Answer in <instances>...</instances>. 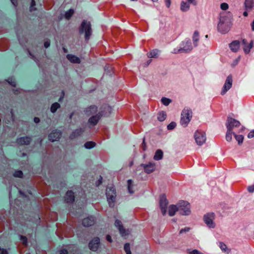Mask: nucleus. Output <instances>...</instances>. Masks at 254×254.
Listing matches in <instances>:
<instances>
[{
  "label": "nucleus",
  "instance_id": "obj_27",
  "mask_svg": "<svg viewBox=\"0 0 254 254\" xmlns=\"http://www.w3.org/2000/svg\"><path fill=\"white\" fill-rule=\"evenodd\" d=\"M60 107L61 106L58 103L56 102L53 103L51 107V112L53 113H55L57 110L60 108Z\"/></svg>",
  "mask_w": 254,
  "mask_h": 254
},
{
  "label": "nucleus",
  "instance_id": "obj_50",
  "mask_svg": "<svg viewBox=\"0 0 254 254\" xmlns=\"http://www.w3.org/2000/svg\"><path fill=\"white\" fill-rule=\"evenodd\" d=\"M44 47L46 48H48L50 46V42L49 40H47L44 42Z\"/></svg>",
  "mask_w": 254,
  "mask_h": 254
},
{
  "label": "nucleus",
  "instance_id": "obj_58",
  "mask_svg": "<svg viewBox=\"0 0 254 254\" xmlns=\"http://www.w3.org/2000/svg\"><path fill=\"white\" fill-rule=\"evenodd\" d=\"M105 109H106L107 110H108L109 112V113H111V108L110 106H106L105 107Z\"/></svg>",
  "mask_w": 254,
  "mask_h": 254
},
{
  "label": "nucleus",
  "instance_id": "obj_11",
  "mask_svg": "<svg viewBox=\"0 0 254 254\" xmlns=\"http://www.w3.org/2000/svg\"><path fill=\"white\" fill-rule=\"evenodd\" d=\"M103 115V112H99L98 114H96L94 116H92L88 119V123L94 126L98 124L99 121L100 120Z\"/></svg>",
  "mask_w": 254,
  "mask_h": 254
},
{
  "label": "nucleus",
  "instance_id": "obj_53",
  "mask_svg": "<svg viewBox=\"0 0 254 254\" xmlns=\"http://www.w3.org/2000/svg\"><path fill=\"white\" fill-rule=\"evenodd\" d=\"M248 190L250 192L254 191V185L249 187Z\"/></svg>",
  "mask_w": 254,
  "mask_h": 254
},
{
  "label": "nucleus",
  "instance_id": "obj_35",
  "mask_svg": "<svg viewBox=\"0 0 254 254\" xmlns=\"http://www.w3.org/2000/svg\"><path fill=\"white\" fill-rule=\"evenodd\" d=\"M236 139L238 141L239 144H241L243 142L244 137L242 135H236L234 134Z\"/></svg>",
  "mask_w": 254,
  "mask_h": 254
},
{
  "label": "nucleus",
  "instance_id": "obj_15",
  "mask_svg": "<svg viewBox=\"0 0 254 254\" xmlns=\"http://www.w3.org/2000/svg\"><path fill=\"white\" fill-rule=\"evenodd\" d=\"M84 112L87 116H94V115L98 114V107L95 105H91L86 108Z\"/></svg>",
  "mask_w": 254,
  "mask_h": 254
},
{
  "label": "nucleus",
  "instance_id": "obj_14",
  "mask_svg": "<svg viewBox=\"0 0 254 254\" xmlns=\"http://www.w3.org/2000/svg\"><path fill=\"white\" fill-rule=\"evenodd\" d=\"M100 245V239L98 237L94 238L89 244V249L93 251H96Z\"/></svg>",
  "mask_w": 254,
  "mask_h": 254
},
{
  "label": "nucleus",
  "instance_id": "obj_33",
  "mask_svg": "<svg viewBox=\"0 0 254 254\" xmlns=\"http://www.w3.org/2000/svg\"><path fill=\"white\" fill-rule=\"evenodd\" d=\"M124 250L127 254H131L130 250V245L129 243H126L124 245Z\"/></svg>",
  "mask_w": 254,
  "mask_h": 254
},
{
  "label": "nucleus",
  "instance_id": "obj_56",
  "mask_svg": "<svg viewBox=\"0 0 254 254\" xmlns=\"http://www.w3.org/2000/svg\"><path fill=\"white\" fill-rule=\"evenodd\" d=\"M34 122L36 124L39 123L40 122V119L38 117H35L34 118Z\"/></svg>",
  "mask_w": 254,
  "mask_h": 254
},
{
  "label": "nucleus",
  "instance_id": "obj_39",
  "mask_svg": "<svg viewBox=\"0 0 254 254\" xmlns=\"http://www.w3.org/2000/svg\"><path fill=\"white\" fill-rule=\"evenodd\" d=\"M128 190L130 193H132L133 191L132 190L131 188L132 186V181L131 180H128L127 181Z\"/></svg>",
  "mask_w": 254,
  "mask_h": 254
},
{
  "label": "nucleus",
  "instance_id": "obj_40",
  "mask_svg": "<svg viewBox=\"0 0 254 254\" xmlns=\"http://www.w3.org/2000/svg\"><path fill=\"white\" fill-rule=\"evenodd\" d=\"M253 42L251 41L250 44L248 45V48H244V50L246 53H249L251 49L253 47Z\"/></svg>",
  "mask_w": 254,
  "mask_h": 254
},
{
  "label": "nucleus",
  "instance_id": "obj_62",
  "mask_svg": "<svg viewBox=\"0 0 254 254\" xmlns=\"http://www.w3.org/2000/svg\"><path fill=\"white\" fill-rule=\"evenodd\" d=\"M248 11H250V10H245V11L243 13V15H244V16L246 17V16H248Z\"/></svg>",
  "mask_w": 254,
  "mask_h": 254
},
{
  "label": "nucleus",
  "instance_id": "obj_20",
  "mask_svg": "<svg viewBox=\"0 0 254 254\" xmlns=\"http://www.w3.org/2000/svg\"><path fill=\"white\" fill-rule=\"evenodd\" d=\"M244 5L245 10L251 11L254 7V0H245Z\"/></svg>",
  "mask_w": 254,
  "mask_h": 254
},
{
  "label": "nucleus",
  "instance_id": "obj_25",
  "mask_svg": "<svg viewBox=\"0 0 254 254\" xmlns=\"http://www.w3.org/2000/svg\"><path fill=\"white\" fill-rule=\"evenodd\" d=\"M177 211H179L178 204L177 205H171L169 207L168 212L169 215L171 216H174Z\"/></svg>",
  "mask_w": 254,
  "mask_h": 254
},
{
  "label": "nucleus",
  "instance_id": "obj_3",
  "mask_svg": "<svg viewBox=\"0 0 254 254\" xmlns=\"http://www.w3.org/2000/svg\"><path fill=\"white\" fill-rule=\"evenodd\" d=\"M192 117V111L190 110L185 109L181 114V124L182 125L187 126Z\"/></svg>",
  "mask_w": 254,
  "mask_h": 254
},
{
  "label": "nucleus",
  "instance_id": "obj_1",
  "mask_svg": "<svg viewBox=\"0 0 254 254\" xmlns=\"http://www.w3.org/2000/svg\"><path fill=\"white\" fill-rule=\"evenodd\" d=\"M79 32L81 33L85 34V39L88 41L92 35V28L90 22H87L83 20L79 28Z\"/></svg>",
  "mask_w": 254,
  "mask_h": 254
},
{
  "label": "nucleus",
  "instance_id": "obj_45",
  "mask_svg": "<svg viewBox=\"0 0 254 254\" xmlns=\"http://www.w3.org/2000/svg\"><path fill=\"white\" fill-rule=\"evenodd\" d=\"M221 8L223 10H227L228 8V4L226 3H222L221 4Z\"/></svg>",
  "mask_w": 254,
  "mask_h": 254
},
{
  "label": "nucleus",
  "instance_id": "obj_52",
  "mask_svg": "<svg viewBox=\"0 0 254 254\" xmlns=\"http://www.w3.org/2000/svg\"><path fill=\"white\" fill-rule=\"evenodd\" d=\"M145 138H143V142H142V148H143V150L144 151L146 150V147H147L146 144L145 142Z\"/></svg>",
  "mask_w": 254,
  "mask_h": 254
},
{
  "label": "nucleus",
  "instance_id": "obj_28",
  "mask_svg": "<svg viewBox=\"0 0 254 254\" xmlns=\"http://www.w3.org/2000/svg\"><path fill=\"white\" fill-rule=\"evenodd\" d=\"M95 142L93 141H88L84 144V146L87 149H91L95 147Z\"/></svg>",
  "mask_w": 254,
  "mask_h": 254
},
{
  "label": "nucleus",
  "instance_id": "obj_23",
  "mask_svg": "<svg viewBox=\"0 0 254 254\" xmlns=\"http://www.w3.org/2000/svg\"><path fill=\"white\" fill-rule=\"evenodd\" d=\"M218 28L222 32H226L229 30L228 25L223 22H220L218 25Z\"/></svg>",
  "mask_w": 254,
  "mask_h": 254
},
{
  "label": "nucleus",
  "instance_id": "obj_41",
  "mask_svg": "<svg viewBox=\"0 0 254 254\" xmlns=\"http://www.w3.org/2000/svg\"><path fill=\"white\" fill-rule=\"evenodd\" d=\"M176 126V124L175 122H172L170 124H169L167 126V128L169 130L173 129Z\"/></svg>",
  "mask_w": 254,
  "mask_h": 254
},
{
  "label": "nucleus",
  "instance_id": "obj_37",
  "mask_svg": "<svg viewBox=\"0 0 254 254\" xmlns=\"http://www.w3.org/2000/svg\"><path fill=\"white\" fill-rule=\"evenodd\" d=\"M158 51L156 50H153L148 55V58H156Z\"/></svg>",
  "mask_w": 254,
  "mask_h": 254
},
{
  "label": "nucleus",
  "instance_id": "obj_54",
  "mask_svg": "<svg viewBox=\"0 0 254 254\" xmlns=\"http://www.w3.org/2000/svg\"><path fill=\"white\" fill-rule=\"evenodd\" d=\"M106 240L110 243H111L112 242L111 237L109 235H107Z\"/></svg>",
  "mask_w": 254,
  "mask_h": 254
},
{
  "label": "nucleus",
  "instance_id": "obj_17",
  "mask_svg": "<svg viewBox=\"0 0 254 254\" xmlns=\"http://www.w3.org/2000/svg\"><path fill=\"white\" fill-rule=\"evenodd\" d=\"M95 222V218L93 216H89L83 220L82 224L84 227H90L93 225Z\"/></svg>",
  "mask_w": 254,
  "mask_h": 254
},
{
  "label": "nucleus",
  "instance_id": "obj_57",
  "mask_svg": "<svg viewBox=\"0 0 254 254\" xmlns=\"http://www.w3.org/2000/svg\"><path fill=\"white\" fill-rule=\"evenodd\" d=\"M10 113H11V114L12 121H14V120H15V117H14V115L13 114L12 110H11Z\"/></svg>",
  "mask_w": 254,
  "mask_h": 254
},
{
  "label": "nucleus",
  "instance_id": "obj_43",
  "mask_svg": "<svg viewBox=\"0 0 254 254\" xmlns=\"http://www.w3.org/2000/svg\"><path fill=\"white\" fill-rule=\"evenodd\" d=\"M187 252L189 254H203V253L199 252L198 251L196 250H194L192 251H190L189 250H188Z\"/></svg>",
  "mask_w": 254,
  "mask_h": 254
},
{
  "label": "nucleus",
  "instance_id": "obj_10",
  "mask_svg": "<svg viewBox=\"0 0 254 254\" xmlns=\"http://www.w3.org/2000/svg\"><path fill=\"white\" fill-rule=\"evenodd\" d=\"M232 83V76L231 75H229L227 77L225 83L223 86V88L221 93V95H224L226 93V92L231 88Z\"/></svg>",
  "mask_w": 254,
  "mask_h": 254
},
{
  "label": "nucleus",
  "instance_id": "obj_63",
  "mask_svg": "<svg viewBox=\"0 0 254 254\" xmlns=\"http://www.w3.org/2000/svg\"><path fill=\"white\" fill-rule=\"evenodd\" d=\"M251 27H252V30L254 31V19L253 22L251 24Z\"/></svg>",
  "mask_w": 254,
  "mask_h": 254
},
{
  "label": "nucleus",
  "instance_id": "obj_24",
  "mask_svg": "<svg viewBox=\"0 0 254 254\" xmlns=\"http://www.w3.org/2000/svg\"><path fill=\"white\" fill-rule=\"evenodd\" d=\"M230 47L232 51L236 52L240 48V42L234 41L230 44Z\"/></svg>",
  "mask_w": 254,
  "mask_h": 254
},
{
  "label": "nucleus",
  "instance_id": "obj_30",
  "mask_svg": "<svg viewBox=\"0 0 254 254\" xmlns=\"http://www.w3.org/2000/svg\"><path fill=\"white\" fill-rule=\"evenodd\" d=\"M232 134H235L232 131H229L227 129V131L226 134V139L227 141H230L232 139Z\"/></svg>",
  "mask_w": 254,
  "mask_h": 254
},
{
  "label": "nucleus",
  "instance_id": "obj_55",
  "mask_svg": "<svg viewBox=\"0 0 254 254\" xmlns=\"http://www.w3.org/2000/svg\"><path fill=\"white\" fill-rule=\"evenodd\" d=\"M60 254H67V251L66 250H62L60 251Z\"/></svg>",
  "mask_w": 254,
  "mask_h": 254
},
{
  "label": "nucleus",
  "instance_id": "obj_32",
  "mask_svg": "<svg viewBox=\"0 0 254 254\" xmlns=\"http://www.w3.org/2000/svg\"><path fill=\"white\" fill-rule=\"evenodd\" d=\"M74 13V10L72 9H69L65 13L64 17L66 19H69Z\"/></svg>",
  "mask_w": 254,
  "mask_h": 254
},
{
  "label": "nucleus",
  "instance_id": "obj_38",
  "mask_svg": "<svg viewBox=\"0 0 254 254\" xmlns=\"http://www.w3.org/2000/svg\"><path fill=\"white\" fill-rule=\"evenodd\" d=\"M31 4L30 6V11H33L36 10V8L35 7L36 5V2L34 0H31Z\"/></svg>",
  "mask_w": 254,
  "mask_h": 254
},
{
  "label": "nucleus",
  "instance_id": "obj_7",
  "mask_svg": "<svg viewBox=\"0 0 254 254\" xmlns=\"http://www.w3.org/2000/svg\"><path fill=\"white\" fill-rule=\"evenodd\" d=\"M116 227H117L122 237L127 236L129 234V230L124 228L122 223L119 220H116L115 223Z\"/></svg>",
  "mask_w": 254,
  "mask_h": 254
},
{
  "label": "nucleus",
  "instance_id": "obj_9",
  "mask_svg": "<svg viewBox=\"0 0 254 254\" xmlns=\"http://www.w3.org/2000/svg\"><path fill=\"white\" fill-rule=\"evenodd\" d=\"M168 202L164 194L160 196L159 204L162 214L165 215L166 212V207L168 205Z\"/></svg>",
  "mask_w": 254,
  "mask_h": 254
},
{
  "label": "nucleus",
  "instance_id": "obj_46",
  "mask_svg": "<svg viewBox=\"0 0 254 254\" xmlns=\"http://www.w3.org/2000/svg\"><path fill=\"white\" fill-rule=\"evenodd\" d=\"M190 229V227H186L184 229H182L180 231V234H183L184 232H189Z\"/></svg>",
  "mask_w": 254,
  "mask_h": 254
},
{
  "label": "nucleus",
  "instance_id": "obj_34",
  "mask_svg": "<svg viewBox=\"0 0 254 254\" xmlns=\"http://www.w3.org/2000/svg\"><path fill=\"white\" fill-rule=\"evenodd\" d=\"M161 102L164 105L168 106L171 102V100L169 98L163 97L161 99Z\"/></svg>",
  "mask_w": 254,
  "mask_h": 254
},
{
  "label": "nucleus",
  "instance_id": "obj_12",
  "mask_svg": "<svg viewBox=\"0 0 254 254\" xmlns=\"http://www.w3.org/2000/svg\"><path fill=\"white\" fill-rule=\"evenodd\" d=\"M214 216L215 215L214 213H209L204 216V221L209 227L213 228L214 227V225L213 222Z\"/></svg>",
  "mask_w": 254,
  "mask_h": 254
},
{
  "label": "nucleus",
  "instance_id": "obj_8",
  "mask_svg": "<svg viewBox=\"0 0 254 254\" xmlns=\"http://www.w3.org/2000/svg\"><path fill=\"white\" fill-rule=\"evenodd\" d=\"M62 133L58 129L53 130L48 135V138L51 142L58 141L61 137Z\"/></svg>",
  "mask_w": 254,
  "mask_h": 254
},
{
  "label": "nucleus",
  "instance_id": "obj_22",
  "mask_svg": "<svg viewBox=\"0 0 254 254\" xmlns=\"http://www.w3.org/2000/svg\"><path fill=\"white\" fill-rule=\"evenodd\" d=\"M66 58L69 60L71 63H74V64H79L80 63V60L79 58L77 57L71 55V54H68L66 56Z\"/></svg>",
  "mask_w": 254,
  "mask_h": 254
},
{
  "label": "nucleus",
  "instance_id": "obj_64",
  "mask_svg": "<svg viewBox=\"0 0 254 254\" xmlns=\"http://www.w3.org/2000/svg\"><path fill=\"white\" fill-rule=\"evenodd\" d=\"M243 44L244 45V46H246L247 45V42L245 39H243Z\"/></svg>",
  "mask_w": 254,
  "mask_h": 254
},
{
  "label": "nucleus",
  "instance_id": "obj_5",
  "mask_svg": "<svg viewBox=\"0 0 254 254\" xmlns=\"http://www.w3.org/2000/svg\"><path fill=\"white\" fill-rule=\"evenodd\" d=\"M240 125L241 124L238 121H237L232 118L228 117L227 119L226 126L227 129L229 131H233V130L235 127H239Z\"/></svg>",
  "mask_w": 254,
  "mask_h": 254
},
{
  "label": "nucleus",
  "instance_id": "obj_21",
  "mask_svg": "<svg viewBox=\"0 0 254 254\" xmlns=\"http://www.w3.org/2000/svg\"><path fill=\"white\" fill-rule=\"evenodd\" d=\"M192 49L191 43L190 41H187L186 43V46L184 47L183 48H180L178 50V52L182 53V52H188L191 50Z\"/></svg>",
  "mask_w": 254,
  "mask_h": 254
},
{
  "label": "nucleus",
  "instance_id": "obj_29",
  "mask_svg": "<svg viewBox=\"0 0 254 254\" xmlns=\"http://www.w3.org/2000/svg\"><path fill=\"white\" fill-rule=\"evenodd\" d=\"M167 115L165 112H161L159 113L158 117V119L160 122L164 121L166 118Z\"/></svg>",
  "mask_w": 254,
  "mask_h": 254
},
{
  "label": "nucleus",
  "instance_id": "obj_60",
  "mask_svg": "<svg viewBox=\"0 0 254 254\" xmlns=\"http://www.w3.org/2000/svg\"><path fill=\"white\" fill-rule=\"evenodd\" d=\"M10 0L14 5L16 6V5L17 4V0Z\"/></svg>",
  "mask_w": 254,
  "mask_h": 254
},
{
  "label": "nucleus",
  "instance_id": "obj_49",
  "mask_svg": "<svg viewBox=\"0 0 254 254\" xmlns=\"http://www.w3.org/2000/svg\"><path fill=\"white\" fill-rule=\"evenodd\" d=\"M248 137L249 138L254 137V130L251 131L248 135Z\"/></svg>",
  "mask_w": 254,
  "mask_h": 254
},
{
  "label": "nucleus",
  "instance_id": "obj_18",
  "mask_svg": "<svg viewBox=\"0 0 254 254\" xmlns=\"http://www.w3.org/2000/svg\"><path fill=\"white\" fill-rule=\"evenodd\" d=\"M64 198L67 203H72L74 201V193L71 190L67 191Z\"/></svg>",
  "mask_w": 254,
  "mask_h": 254
},
{
  "label": "nucleus",
  "instance_id": "obj_42",
  "mask_svg": "<svg viewBox=\"0 0 254 254\" xmlns=\"http://www.w3.org/2000/svg\"><path fill=\"white\" fill-rule=\"evenodd\" d=\"M13 175L15 177L22 178L23 173L21 171H16L14 172Z\"/></svg>",
  "mask_w": 254,
  "mask_h": 254
},
{
  "label": "nucleus",
  "instance_id": "obj_4",
  "mask_svg": "<svg viewBox=\"0 0 254 254\" xmlns=\"http://www.w3.org/2000/svg\"><path fill=\"white\" fill-rule=\"evenodd\" d=\"M177 204L180 212L182 215H186L190 213V206L188 202L181 200Z\"/></svg>",
  "mask_w": 254,
  "mask_h": 254
},
{
  "label": "nucleus",
  "instance_id": "obj_47",
  "mask_svg": "<svg viewBox=\"0 0 254 254\" xmlns=\"http://www.w3.org/2000/svg\"><path fill=\"white\" fill-rule=\"evenodd\" d=\"M20 240L22 241V243L26 245L27 242V239L25 236H20Z\"/></svg>",
  "mask_w": 254,
  "mask_h": 254
},
{
  "label": "nucleus",
  "instance_id": "obj_59",
  "mask_svg": "<svg viewBox=\"0 0 254 254\" xmlns=\"http://www.w3.org/2000/svg\"><path fill=\"white\" fill-rule=\"evenodd\" d=\"M0 254H8L7 251L5 249L1 250Z\"/></svg>",
  "mask_w": 254,
  "mask_h": 254
},
{
  "label": "nucleus",
  "instance_id": "obj_2",
  "mask_svg": "<svg viewBox=\"0 0 254 254\" xmlns=\"http://www.w3.org/2000/svg\"><path fill=\"white\" fill-rule=\"evenodd\" d=\"M106 195L109 205L113 207L116 199V191L114 187H109L106 189Z\"/></svg>",
  "mask_w": 254,
  "mask_h": 254
},
{
  "label": "nucleus",
  "instance_id": "obj_48",
  "mask_svg": "<svg viewBox=\"0 0 254 254\" xmlns=\"http://www.w3.org/2000/svg\"><path fill=\"white\" fill-rule=\"evenodd\" d=\"M198 33L197 31H195L194 33L193 39L194 42H197L198 40Z\"/></svg>",
  "mask_w": 254,
  "mask_h": 254
},
{
  "label": "nucleus",
  "instance_id": "obj_13",
  "mask_svg": "<svg viewBox=\"0 0 254 254\" xmlns=\"http://www.w3.org/2000/svg\"><path fill=\"white\" fill-rule=\"evenodd\" d=\"M140 166L143 167L144 172L147 174L153 172L156 168L155 164L152 162H149L148 164H141Z\"/></svg>",
  "mask_w": 254,
  "mask_h": 254
},
{
  "label": "nucleus",
  "instance_id": "obj_36",
  "mask_svg": "<svg viewBox=\"0 0 254 254\" xmlns=\"http://www.w3.org/2000/svg\"><path fill=\"white\" fill-rule=\"evenodd\" d=\"M220 247L222 251L227 252L228 253L230 252V250L227 249L226 245L223 243H220Z\"/></svg>",
  "mask_w": 254,
  "mask_h": 254
},
{
  "label": "nucleus",
  "instance_id": "obj_26",
  "mask_svg": "<svg viewBox=\"0 0 254 254\" xmlns=\"http://www.w3.org/2000/svg\"><path fill=\"white\" fill-rule=\"evenodd\" d=\"M163 154V151L160 149H158L155 153L153 159L155 160H161L162 158Z\"/></svg>",
  "mask_w": 254,
  "mask_h": 254
},
{
  "label": "nucleus",
  "instance_id": "obj_6",
  "mask_svg": "<svg viewBox=\"0 0 254 254\" xmlns=\"http://www.w3.org/2000/svg\"><path fill=\"white\" fill-rule=\"evenodd\" d=\"M194 138L197 144L201 145L206 141L205 134L203 131L197 130L194 134Z\"/></svg>",
  "mask_w": 254,
  "mask_h": 254
},
{
  "label": "nucleus",
  "instance_id": "obj_19",
  "mask_svg": "<svg viewBox=\"0 0 254 254\" xmlns=\"http://www.w3.org/2000/svg\"><path fill=\"white\" fill-rule=\"evenodd\" d=\"M84 131V129L82 128H78L74 130L70 135V138L74 139L81 135Z\"/></svg>",
  "mask_w": 254,
  "mask_h": 254
},
{
  "label": "nucleus",
  "instance_id": "obj_44",
  "mask_svg": "<svg viewBox=\"0 0 254 254\" xmlns=\"http://www.w3.org/2000/svg\"><path fill=\"white\" fill-rule=\"evenodd\" d=\"M7 82L12 86L15 87L16 86L15 81L13 80L12 78H8L7 79Z\"/></svg>",
  "mask_w": 254,
  "mask_h": 254
},
{
  "label": "nucleus",
  "instance_id": "obj_16",
  "mask_svg": "<svg viewBox=\"0 0 254 254\" xmlns=\"http://www.w3.org/2000/svg\"><path fill=\"white\" fill-rule=\"evenodd\" d=\"M32 141L31 137L29 136H24L18 138L16 139V142L20 145H29Z\"/></svg>",
  "mask_w": 254,
  "mask_h": 254
},
{
  "label": "nucleus",
  "instance_id": "obj_61",
  "mask_svg": "<svg viewBox=\"0 0 254 254\" xmlns=\"http://www.w3.org/2000/svg\"><path fill=\"white\" fill-rule=\"evenodd\" d=\"M167 5L169 7L171 4V0H166Z\"/></svg>",
  "mask_w": 254,
  "mask_h": 254
},
{
  "label": "nucleus",
  "instance_id": "obj_31",
  "mask_svg": "<svg viewBox=\"0 0 254 254\" xmlns=\"http://www.w3.org/2000/svg\"><path fill=\"white\" fill-rule=\"evenodd\" d=\"M190 7V4L189 2L183 1L181 3V8L183 11L187 10Z\"/></svg>",
  "mask_w": 254,
  "mask_h": 254
},
{
  "label": "nucleus",
  "instance_id": "obj_51",
  "mask_svg": "<svg viewBox=\"0 0 254 254\" xmlns=\"http://www.w3.org/2000/svg\"><path fill=\"white\" fill-rule=\"evenodd\" d=\"M102 183V177L101 176H100V178L98 180V181L96 182V186H99Z\"/></svg>",
  "mask_w": 254,
  "mask_h": 254
}]
</instances>
